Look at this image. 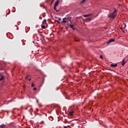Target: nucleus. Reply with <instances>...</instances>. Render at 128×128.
Listing matches in <instances>:
<instances>
[{"label":"nucleus","instance_id":"nucleus-1","mask_svg":"<svg viewBox=\"0 0 128 128\" xmlns=\"http://www.w3.org/2000/svg\"><path fill=\"white\" fill-rule=\"evenodd\" d=\"M117 10L114 8V11L112 13H110L108 14V18H112V20H114V18H116V14H117Z\"/></svg>","mask_w":128,"mask_h":128},{"label":"nucleus","instance_id":"nucleus-2","mask_svg":"<svg viewBox=\"0 0 128 128\" xmlns=\"http://www.w3.org/2000/svg\"><path fill=\"white\" fill-rule=\"evenodd\" d=\"M58 0H57L56 2L54 4V9L57 12H59V10H56V7L58 6Z\"/></svg>","mask_w":128,"mask_h":128},{"label":"nucleus","instance_id":"nucleus-3","mask_svg":"<svg viewBox=\"0 0 128 128\" xmlns=\"http://www.w3.org/2000/svg\"><path fill=\"white\" fill-rule=\"evenodd\" d=\"M114 42V39L112 38V39H110V40L107 42V44H111V42Z\"/></svg>","mask_w":128,"mask_h":128},{"label":"nucleus","instance_id":"nucleus-4","mask_svg":"<svg viewBox=\"0 0 128 128\" xmlns=\"http://www.w3.org/2000/svg\"><path fill=\"white\" fill-rule=\"evenodd\" d=\"M92 20L91 18H86L84 20L86 22H90Z\"/></svg>","mask_w":128,"mask_h":128},{"label":"nucleus","instance_id":"nucleus-5","mask_svg":"<svg viewBox=\"0 0 128 128\" xmlns=\"http://www.w3.org/2000/svg\"><path fill=\"white\" fill-rule=\"evenodd\" d=\"M110 66L112 68H116L118 66V64H111Z\"/></svg>","mask_w":128,"mask_h":128},{"label":"nucleus","instance_id":"nucleus-6","mask_svg":"<svg viewBox=\"0 0 128 128\" xmlns=\"http://www.w3.org/2000/svg\"><path fill=\"white\" fill-rule=\"evenodd\" d=\"M0 81H2L4 80V76H0Z\"/></svg>","mask_w":128,"mask_h":128},{"label":"nucleus","instance_id":"nucleus-7","mask_svg":"<svg viewBox=\"0 0 128 128\" xmlns=\"http://www.w3.org/2000/svg\"><path fill=\"white\" fill-rule=\"evenodd\" d=\"M126 62H125L124 59H123L122 61V66H124L125 64H126Z\"/></svg>","mask_w":128,"mask_h":128},{"label":"nucleus","instance_id":"nucleus-8","mask_svg":"<svg viewBox=\"0 0 128 128\" xmlns=\"http://www.w3.org/2000/svg\"><path fill=\"white\" fill-rule=\"evenodd\" d=\"M6 126V124H2L0 125V128H5Z\"/></svg>","mask_w":128,"mask_h":128},{"label":"nucleus","instance_id":"nucleus-9","mask_svg":"<svg viewBox=\"0 0 128 128\" xmlns=\"http://www.w3.org/2000/svg\"><path fill=\"white\" fill-rule=\"evenodd\" d=\"M92 15V14H84L83 15V16L86 18V17H88Z\"/></svg>","mask_w":128,"mask_h":128},{"label":"nucleus","instance_id":"nucleus-10","mask_svg":"<svg viewBox=\"0 0 128 128\" xmlns=\"http://www.w3.org/2000/svg\"><path fill=\"white\" fill-rule=\"evenodd\" d=\"M69 22H71V20H72V18L71 17H68L67 18Z\"/></svg>","mask_w":128,"mask_h":128},{"label":"nucleus","instance_id":"nucleus-11","mask_svg":"<svg viewBox=\"0 0 128 128\" xmlns=\"http://www.w3.org/2000/svg\"><path fill=\"white\" fill-rule=\"evenodd\" d=\"M73 113H74V111H72V110L70 112V114L71 116H72Z\"/></svg>","mask_w":128,"mask_h":128},{"label":"nucleus","instance_id":"nucleus-12","mask_svg":"<svg viewBox=\"0 0 128 128\" xmlns=\"http://www.w3.org/2000/svg\"><path fill=\"white\" fill-rule=\"evenodd\" d=\"M70 28H72V30H74V28L72 24H70Z\"/></svg>","mask_w":128,"mask_h":128},{"label":"nucleus","instance_id":"nucleus-13","mask_svg":"<svg viewBox=\"0 0 128 128\" xmlns=\"http://www.w3.org/2000/svg\"><path fill=\"white\" fill-rule=\"evenodd\" d=\"M66 22V20H62V24H65Z\"/></svg>","mask_w":128,"mask_h":128},{"label":"nucleus","instance_id":"nucleus-14","mask_svg":"<svg viewBox=\"0 0 128 128\" xmlns=\"http://www.w3.org/2000/svg\"><path fill=\"white\" fill-rule=\"evenodd\" d=\"M42 28H46L45 26L44 25H42Z\"/></svg>","mask_w":128,"mask_h":128},{"label":"nucleus","instance_id":"nucleus-15","mask_svg":"<svg viewBox=\"0 0 128 128\" xmlns=\"http://www.w3.org/2000/svg\"><path fill=\"white\" fill-rule=\"evenodd\" d=\"M85 1H86V0H82L81 2V3L82 4V3H84Z\"/></svg>","mask_w":128,"mask_h":128},{"label":"nucleus","instance_id":"nucleus-16","mask_svg":"<svg viewBox=\"0 0 128 128\" xmlns=\"http://www.w3.org/2000/svg\"><path fill=\"white\" fill-rule=\"evenodd\" d=\"M100 58L101 59H103V56H102V55H100Z\"/></svg>","mask_w":128,"mask_h":128},{"label":"nucleus","instance_id":"nucleus-17","mask_svg":"<svg viewBox=\"0 0 128 128\" xmlns=\"http://www.w3.org/2000/svg\"><path fill=\"white\" fill-rule=\"evenodd\" d=\"M29 77V76H27L26 77V80H28V78Z\"/></svg>","mask_w":128,"mask_h":128},{"label":"nucleus","instance_id":"nucleus-18","mask_svg":"<svg viewBox=\"0 0 128 128\" xmlns=\"http://www.w3.org/2000/svg\"><path fill=\"white\" fill-rule=\"evenodd\" d=\"M56 22H58V24H60V23L59 22V21L56 20Z\"/></svg>","mask_w":128,"mask_h":128},{"label":"nucleus","instance_id":"nucleus-19","mask_svg":"<svg viewBox=\"0 0 128 128\" xmlns=\"http://www.w3.org/2000/svg\"><path fill=\"white\" fill-rule=\"evenodd\" d=\"M33 90H36V88H34Z\"/></svg>","mask_w":128,"mask_h":128},{"label":"nucleus","instance_id":"nucleus-20","mask_svg":"<svg viewBox=\"0 0 128 128\" xmlns=\"http://www.w3.org/2000/svg\"><path fill=\"white\" fill-rule=\"evenodd\" d=\"M32 87H34V84L33 83L32 84Z\"/></svg>","mask_w":128,"mask_h":128},{"label":"nucleus","instance_id":"nucleus-21","mask_svg":"<svg viewBox=\"0 0 128 128\" xmlns=\"http://www.w3.org/2000/svg\"><path fill=\"white\" fill-rule=\"evenodd\" d=\"M37 115L40 116H42V114H38Z\"/></svg>","mask_w":128,"mask_h":128},{"label":"nucleus","instance_id":"nucleus-22","mask_svg":"<svg viewBox=\"0 0 128 128\" xmlns=\"http://www.w3.org/2000/svg\"><path fill=\"white\" fill-rule=\"evenodd\" d=\"M120 30H123V28H122V27H121V28H120Z\"/></svg>","mask_w":128,"mask_h":128},{"label":"nucleus","instance_id":"nucleus-23","mask_svg":"<svg viewBox=\"0 0 128 128\" xmlns=\"http://www.w3.org/2000/svg\"><path fill=\"white\" fill-rule=\"evenodd\" d=\"M66 20V18H63V20Z\"/></svg>","mask_w":128,"mask_h":128},{"label":"nucleus","instance_id":"nucleus-24","mask_svg":"<svg viewBox=\"0 0 128 128\" xmlns=\"http://www.w3.org/2000/svg\"><path fill=\"white\" fill-rule=\"evenodd\" d=\"M30 80H31V79L30 78V79L28 80V81L30 82Z\"/></svg>","mask_w":128,"mask_h":128},{"label":"nucleus","instance_id":"nucleus-25","mask_svg":"<svg viewBox=\"0 0 128 128\" xmlns=\"http://www.w3.org/2000/svg\"><path fill=\"white\" fill-rule=\"evenodd\" d=\"M64 128H67V126H64Z\"/></svg>","mask_w":128,"mask_h":128},{"label":"nucleus","instance_id":"nucleus-26","mask_svg":"<svg viewBox=\"0 0 128 128\" xmlns=\"http://www.w3.org/2000/svg\"><path fill=\"white\" fill-rule=\"evenodd\" d=\"M76 40V42H78V40Z\"/></svg>","mask_w":128,"mask_h":128},{"label":"nucleus","instance_id":"nucleus-27","mask_svg":"<svg viewBox=\"0 0 128 128\" xmlns=\"http://www.w3.org/2000/svg\"><path fill=\"white\" fill-rule=\"evenodd\" d=\"M61 20L60 18H58V20Z\"/></svg>","mask_w":128,"mask_h":128},{"label":"nucleus","instance_id":"nucleus-28","mask_svg":"<svg viewBox=\"0 0 128 128\" xmlns=\"http://www.w3.org/2000/svg\"><path fill=\"white\" fill-rule=\"evenodd\" d=\"M122 30V32H125L124 31V30Z\"/></svg>","mask_w":128,"mask_h":128},{"label":"nucleus","instance_id":"nucleus-29","mask_svg":"<svg viewBox=\"0 0 128 128\" xmlns=\"http://www.w3.org/2000/svg\"><path fill=\"white\" fill-rule=\"evenodd\" d=\"M0 70H2V68H0Z\"/></svg>","mask_w":128,"mask_h":128},{"label":"nucleus","instance_id":"nucleus-30","mask_svg":"<svg viewBox=\"0 0 128 128\" xmlns=\"http://www.w3.org/2000/svg\"><path fill=\"white\" fill-rule=\"evenodd\" d=\"M37 102H38V100H37Z\"/></svg>","mask_w":128,"mask_h":128}]
</instances>
